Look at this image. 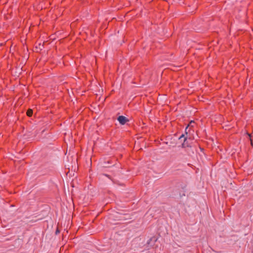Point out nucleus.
I'll list each match as a JSON object with an SVG mask.
<instances>
[{
  "label": "nucleus",
  "instance_id": "1",
  "mask_svg": "<svg viewBox=\"0 0 253 253\" xmlns=\"http://www.w3.org/2000/svg\"><path fill=\"white\" fill-rule=\"evenodd\" d=\"M183 139V143L182 144V147L183 148H186V147H189V145L188 144V143L187 142V138L185 137V135L184 134L181 135L180 137L179 138V140H181Z\"/></svg>",
  "mask_w": 253,
  "mask_h": 253
},
{
  "label": "nucleus",
  "instance_id": "2",
  "mask_svg": "<svg viewBox=\"0 0 253 253\" xmlns=\"http://www.w3.org/2000/svg\"><path fill=\"white\" fill-rule=\"evenodd\" d=\"M118 120L121 125H124L126 123L127 120L126 117L123 116H120L118 118Z\"/></svg>",
  "mask_w": 253,
  "mask_h": 253
},
{
  "label": "nucleus",
  "instance_id": "3",
  "mask_svg": "<svg viewBox=\"0 0 253 253\" xmlns=\"http://www.w3.org/2000/svg\"><path fill=\"white\" fill-rule=\"evenodd\" d=\"M32 114H33V110L31 109H28L27 112V116H28L29 117H30L32 116Z\"/></svg>",
  "mask_w": 253,
  "mask_h": 253
},
{
  "label": "nucleus",
  "instance_id": "4",
  "mask_svg": "<svg viewBox=\"0 0 253 253\" xmlns=\"http://www.w3.org/2000/svg\"><path fill=\"white\" fill-rule=\"evenodd\" d=\"M194 124V122L191 121L189 124V126H193V124Z\"/></svg>",
  "mask_w": 253,
  "mask_h": 253
},
{
  "label": "nucleus",
  "instance_id": "5",
  "mask_svg": "<svg viewBox=\"0 0 253 253\" xmlns=\"http://www.w3.org/2000/svg\"><path fill=\"white\" fill-rule=\"evenodd\" d=\"M251 144L253 146V142H252V140L251 139Z\"/></svg>",
  "mask_w": 253,
  "mask_h": 253
},
{
  "label": "nucleus",
  "instance_id": "6",
  "mask_svg": "<svg viewBox=\"0 0 253 253\" xmlns=\"http://www.w3.org/2000/svg\"><path fill=\"white\" fill-rule=\"evenodd\" d=\"M248 135H249V136L250 137H251V135H250V134H248Z\"/></svg>",
  "mask_w": 253,
  "mask_h": 253
}]
</instances>
